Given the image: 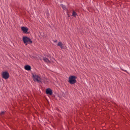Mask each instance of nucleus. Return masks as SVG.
Wrapping results in <instances>:
<instances>
[{"label":"nucleus","mask_w":130,"mask_h":130,"mask_svg":"<svg viewBox=\"0 0 130 130\" xmlns=\"http://www.w3.org/2000/svg\"><path fill=\"white\" fill-rule=\"evenodd\" d=\"M23 40L24 43L27 45L28 44H30L32 43V41L30 39L27 37H23Z\"/></svg>","instance_id":"nucleus-1"},{"label":"nucleus","mask_w":130,"mask_h":130,"mask_svg":"<svg viewBox=\"0 0 130 130\" xmlns=\"http://www.w3.org/2000/svg\"><path fill=\"white\" fill-rule=\"evenodd\" d=\"M77 77L75 76H71L69 77V82L71 84H73L76 83V79Z\"/></svg>","instance_id":"nucleus-2"},{"label":"nucleus","mask_w":130,"mask_h":130,"mask_svg":"<svg viewBox=\"0 0 130 130\" xmlns=\"http://www.w3.org/2000/svg\"><path fill=\"white\" fill-rule=\"evenodd\" d=\"M32 77L34 81H36L39 83L41 82V78L39 76L33 74Z\"/></svg>","instance_id":"nucleus-3"},{"label":"nucleus","mask_w":130,"mask_h":130,"mask_svg":"<svg viewBox=\"0 0 130 130\" xmlns=\"http://www.w3.org/2000/svg\"><path fill=\"white\" fill-rule=\"evenodd\" d=\"M2 77L5 79H7L9 77V74L7 72H3L2 74Z\"/></svg>","instance_id":"nucleus-4"},{"label":"nucleus","mask_w":130,"mask_h":130,"mask_svg":"<svg viewBox=\"0 0 130 130\" xmlns=\"http://www.w3.org/2000/svg\"><path fill=\"white\" fill-rule=\"evenodd\" d=\"M46 93L47 94L51 95L52 94V90L50 88H48L46 90Z\"/></svg>","instance_id":"nucleus-5"},{"label":"nucleus","mask_w":130,"mask_h":130,"mask_svg":"<svg viewBox=\"0 0 130 130\" xmlns=\"http://www.w3.org/2000/svg\"><path fill=\"white\" fill-rule=\"evenodd\" d=\"M57 45V46H60L62 49L64 48V45L61 42H58Z\"/></svg>","instance_id":"nucleus-6"},{"label":"nucleus","mask_w":130,"mask_h":130,"mask_svg":"<svg viewBox=\"0 0 130 130\" xmlns=\"http://www.w3.org/2000/svg\"><path fill=\"white\" fill-rule=\"evenodd\" d=\"M22 30L23 31V32L25 33H26L28 31V29L27 28L22 27H21Z\"/></svg>","instance_id":"nucleus-7"},{"label":"nucleus","mask_w":130,"mask_h":130,"mask_svg":"<svg viewBox=\"0 0 130 130\" xmlns=\"http://www.w3.org/2000/svg\"><path fill=\"white\" fill-rule=\"evenodd\" d=\"M24 68L26 70L28 71L30 70L31 68V67L28 65L25 66V67Z\"/></svg>","instance_id":"nucleus-8"},{"label":"nucleus","mask_w":130,"mask_h":130,"mask_svg":"<svg viewBox=\"0 0 130 130\" xmlns=\"http://www.w3.org/2000/svg\"><path fill=\"white\" fill-rule=\"evenodd\" d=\"M43 60L46 63H50V61L46 57H44L43 58Z\"/></svg>","instance_id":"nucleus-9"},{"label":"nucleus","mask_w":130,"mask_h":130,"mask_svg":"<svg viewBox=\"0 0 130 130\" xmlns=\"http://www.w3.org/2000/svg\"><path fill=\"white\" fill-rule=\"evenodd\" d=\"M77 15V14L76 12L73 10L72 13V16L74 17H76V16Z\"/></svg>","instance_id":"nucleus-10"},{"label":"nucleus","mask_w":130,"mask_h":130,"mask_svg":"<svg viewBox=\"0 0 130 130\" xmlns=\"http://www.w3.org/2000/svg\"><path fill=\"white\" fill-rule=\"evenodd\" d=\"M61 7L62 8H64L66 7L63 4H61L60 5Z\"/></svg>","instance_id":"nucleus-11"},{"label":"nucleus","mask_w":130,"mask_h":130,"mask_svg":"<svg viewBox=\"0 0 130 130\" xmlns=\"http://www.w3.org/2000/svg\"><path fill=\"white\" fill-rule=\"evenodd\" d=\"M5 111H2L1 113V115L2 116L3 115H4V113H5Z\"/></svg>","instance_id":"nucleus-12"},{"label":"nucleus","mask_w":130,"mask_h":130,"mask_svg":"<svg viewBox=\"0 0 130 130\" xmlns=\"http://www.w3.org/2000/svg\"><path fill=\"white\" fill-rule=\"evenodd\" d=\"M53 41L55 42H56L57 41V40H54Z\"/></svg>","instance_id":"nucleus-13"}]
</instances>
